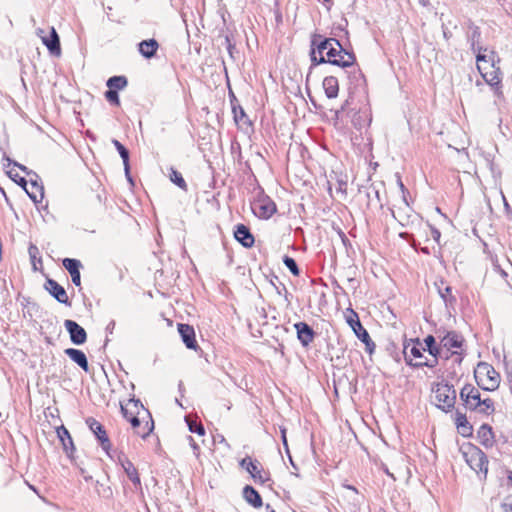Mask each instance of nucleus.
<instances>
[{
	"instance_id": "obj_15",
	"label": "nucleus",
	"mask_w": 512,
	"mask_h": 512,
	"mask_svg": "<svg viewBox=\"0 0 512 512\" xmlns=\"http://www.w3.org/2000/svg\"><path fill=\"white\" fill-rule=\"evenodd\" d=\"M467 39L470 43L471 50L474 53H477V52L480 53L481 51H484V52L488 51L487 48H483V46L481 45L480 28L478 26L474 25L473 23H470L468 26Z\"/></svg>"
},
{
	"instance_id": "obj_26",
	"label": "nucleus",
	"mask_w": 512,
	"mask_h": 512,
	"mask_svg": "<svg viewBox=\"0 0 512 512\" xmlns=\"http://www.w3.org/2000/svg\"><path fill=\"white\" fill-rule=\"evenodd\" d=\"M478 438L483 446L492 447L494 443L492 427L487 424H483L478 430Z\"/></svg>"
},
{
	"instance_id": "obj_64",
	"label": "nucleus",
	"mask_w": 512,
	"mask_h": 512,
	"mask_svg": "<svg viewBox=\"0 0 512 512\" xmlns=\"http://www.w3.org/2000/svg\"><path fill=\"white\" fill-rule=\"evenodd\" d=\"M376 196L379 198V192L375 191Z\"/></svg>"
},
{
	"instance_id": "obj_14",
	"label": "nucleus",
	"mask_w": 512,
	"mask_h": 512,
	"mask_svg": "<svg viewBox=\"0 0 512 512\" xmlns=\"http://www.w3.org/2000/svg\"><path fill=\"white\" fill-rule=\"evenodd\" d=\"M45 289L52 295L58 302L68 305H71L69 301V297L66 293V290L55 280L47 279L45 283Z\"/></svg>"
},
{
	"instance_id": "obj_59",
	"label": "nucleus",
	"mask_w": 512,
	"mask_h": 512,
	"mask_svg": "<svg viewBox=\"0 0 512 512\" xmlns=\"http://www.w3.org/2000/svg\"><path fill=\"white\" fill-rule=\"evenodd\" d=\"M29 487H30L33 491L37 492L34 486L29 485Z\"/></svg>"
},
{
	"instance_id": "obj_38",
	"label": "nucleus",
	"mask_w": 512,
	"mask_h": 512,
	"mask_svg": "<svg viewBox=\"0 0 512 512\" xmlns=\"http://www.w3.org/2000/svg\"><path fill=\"white\" fill-rule=\"evenodd\" d=\"M170 180L179 188L185 191L187 190V184L184 178L182 177L181 173L173 168L171 169Z\"/></svg>"
},
{
	"instance_id": "obj_40",
	"label": "nucleus",
	"mask_w": 512,
	"mask_h": 512,
	"mask_svg": "<svg viewBox=\"0 0 512 512\" xmlns=\"http://www.w3.org/2000/svg\"><path fill=\"white\" fill-rule=\"evenodd\" d=\"M233 114L236 123L246 124L249 122L248 117L242 107L233 106Z\"/></svg>"
},
{
	"instance_id": "obj_4",
	"label": "nucleus",
	"mask_w": 512,
	"mask_h": 512,
	"mask_svg": "<svg viewBox=\"0 0 512 512\" xmlns=\"http://www.w3.org/2000/svg\"><path fill=\"white\" fill-rule=\"evenodd\" d=\"M437 334L442 349L445 348L448 351L453 350L452 355L457 356L455 358V362L460 364L463 359L462 347L465 341L463 336L457 333L456 331H447L444 335H441L440 332H437Z\"/></svg>"
},
{
	"instance_id": "obj_29",
	"label": "nucleus",
	"mask_w": 512,
	"mask_h": 512,
	"mask_svg": "<svg viewBox=\"0 0 512 512\" xmlns=\"http://www.w3.org/2000/svg\"><path fill=\"white\" fill-rule=\"evenodd\" d=\"M455 424L457 428L460 430L462 435H469L472 432V426L469 424L464 413L456 410L455 413Z\"/></svg>"
},
{
	"instance_id": "obj_1",
	"label": "nucleus",
	"mask_w": 512,
	"mask_h": 512,
	"mask_svg": "<svg viewBox=\"0 0 512 512\" xmlns=\"http://www.w3.org/2000/svg\"><path fill=\"white\" fill-rule=\"evenodd\" d=\"M310 59L312 66L329 63L341 68L351 67L356 61L355 55L346 51L337 39L320 34L311 38Z\"/></svg>"
},
{
	"instance_id": "obj_37",
	"label": "nucleus",
	"mask_w": 512,
	"mask_h": 512,
	"mask_svg": "<svg viewBox=\"0 0 512 512\" xmlns=\"http://www.w3.org/2000/svg\"><path fill=\"white\" fill-rule=\"evenodd\" d=\"M29 257L33 266V269L38 270L37 263L42 264V259L40 257V251L38 247L34 244H30L28 248Z\"/></svg>"
},
{
	"instance_id": "obj_18",
	"label": "nucleus",
	"mask_w": 512,
	"mask_h": 512,
	"mask_svg": "<svg viewBox=\"0 0 512 512\" xmlns=\"http://www.w3.org/2000/svg\"><path fill=\"white\" fill-rule=\"evenodd\" d=\"M294 327L297 332L298 340L303 346H308L311 342H313L315 332L307 323L298 322L294 324Z\"/></svg>"
},
{
	"instance_id": "obj_13",
	"label": "nucleus",
	"mask_w": 512,
	"mask_h": 512,
	"mask_svg": "<svg viewBox=\"0 0 512 512\" xmlns=\"http://www.w3.org/2000/svg\"><path fill=\"white\" fill-rule=\"evenodd\" d=\"M120 408H121V413L125 419L129 418L128 417L129 412H131L137 416L144 414V415H146V418H150V412L147 409H145V407L143 406V404L141 403V401L139 399H136L134 397L130 398L126 404L120 403Z\"/></svg>"
},
{
	"instance_id": "obj_46",
	"label": "nucleus",
	"mask_w": 512,
	"mask_h": 512,
	"mask_svg": "<svg viewBox=\"0 0 512 512\" xmlns=\"http://www.w3.org/2000/svg\"><path fill=\"white\" fill-rule=\"evenodd\" d=\"M361 341L365 344V346H366V351H367L368 353H370V354H371V353H373V351H374V349H375L376 345H375V343L371 340V338L369 337V340H361Z\"/></svg>"
},
{
	"instance_id": "obj_11",
	"label": "nucleus",
	"mask_w": 512,
	"mask_h": 512,
	"mask_svg": "<svg viewBox=\"0 0 512 512\" xmlns=\"http://www.w3.org/2000/svg\"><path fill=\"white\" fill-rule=\"evenodd\" d=\"M64 327L69 333L70 340L75 345L84 344L87 340V333L76 321L67 319L64 321Z\"/></svg>"
},
{
	"instance_id": "obj_33",
	"label": "nucleus",
	"mask_w": 512,
	"mask_h": 512,
	"mask_svg": "<svg viewBox=\"0 0 512 512\" xmlns=\"http://www.w3.org/2000/svg\"><path fill=\"white\" fill-rule=\"evenodd\" d=\"M112 143L115 146V148L117 149V151L119 152V154H120V156H121V158L123 160V164H124V167H125L126 175L129 176V151H128V149L126 147H124L116 139H113ZM128 178L131 181V178L130 177H128Z\"/></svg>"
},
{
	"instance_id": "obj_28",
	"label": "nucleus",
	"mask_w": 512,
	"mask_h": 512,
	"mask_svg": "<svg viewBox=\"0 0 512 512\" xmlns=\"http://www.w3.org/2000/svg\"><path fill=\"white\" fill-rule=\"evenodd\" d=\"M444 281L440 280V282H436L435 285L437 287L438 293L440 297L443 299L446 305H452L456 302V298L452 295V288L448 285L444 286Z\"/></svg>"
},
{
	"instance_id": "obj_42",
	"label": "nucleus",
	"mask_w": 512,
	"mask_h": 512,
	"mask_svg": "<svg viewBox=\"0 0 512 512\" xmlns=\"http://www.w3.org/2000/svg\"><path fill=\"white\" fill-rule=\"evenodd\" d=\"M484 414H491L494 411V402L490 398L481 399V405L477 409Z\"/></svg>"
},
{
	"instance_id": "obj_63",
	"label": "nucleus",
	"mask_w": 512,
	"mask_h": 512,
	"mask_svg": "<svg viewBox=\"0 0 512 512\" xmlns=\"http://www.w3.org/2000/svg\"><path fill=\"white\" fill-rule=\"evenodd\" d=\"M132 415H134V414L131 412L128 413V417H131Z\"/></svg>"
},
{
	"instance_id": "obj_30",
	"label": "nucleus",
	"mask_w": 512,
	"mask_h": 512,
	"mask_svg": "<svg viewBox=\"0 0 512 512\" xmlns=\"http://www.w3.org/2000/svg\"><path fill=\"white\" fill-rule=\"evenodd\" d=\"M121 465H122L126 475L134 483V485L140 486L141 485L140 477H139L138 471L135 468V466L133 465V463L131 461H129L128 459H125L121 462Z\"/></svg>"
},
{
	"instance_id": "obj_58",
	"label": "nucleus",
	"mask_w": 512,
	"mask_h": 512,
	"mask_svg": "<svg viewBox=\"0 0 512 512\" xmlns=\"http://www.w3.org/2000/svg\"><path fill=\"white\" fill-rule=\"evenodd\" d=\"M508 479L509 481L512 483V472H510L509 476H508Z\"/></svg>"
},
{
	"instance_id": "obj_20",
	"label": "nucleus",
	"mask_w": 512,
	"mask_h": 512,
	"mask_svg": "<svg viewBox=\"0 0 512 512\" xmlns=\"http://www.w3.org/2000/svg\"><path fill=\"white\" fill-rule=\"evenodd\" d=\"M62 263L65 269L70 273L73 284L80 286V268L82 267L81 262L77 259L65 258Z\"/></svg>"
},
{
	"instance_id": "obj_45",
	"label": "nucleus",
	"mask_w": 512,
	"mask_h": 512,
	"mask_svg": "<svg viewBox=\"0 0 512 512\" xmlns=\"http://www.w3.org/2000/svg\"><path fill=\"white\" fill-rule=\"evenodd\" d=\"M187 423H188V427H189L190 432L196 433V434L201 435V436L205 434V429H204L202 424H198V423L193 422V421H187Z\"/></svg>"
},
{
	"instance_id": "obj_9",
	"label": "nucleus",
	"mask_w": 512,
	"mask_h": 512,
	"mask_svg": "<svg viewBox=\"0 0 512 512\" xmlns=\"http://www.w3.org/2000/svg\"><path fill=\"white\" fill-rule=\"evenodd\" d=\"M252 210L259 218L268 219L276 212V205L268 196L262 195L253 202Z\"/></svg>"
},
{
	"instance_id": "obj_48",
	"label": "nucleus",
	"mask_w": 512,
	"mask_h": 512,
	"mask_svg": "<svg viewBox=\"0 0 512 512\" xmlns=\"http://www.w3.org/2000/svg\"><path fill=\"white\" fill-rule=\"evenodd\" d=\"M253 462L254 461L250 457H245L240 461V466L246 469V467H250Z\"/></svg>"
},
{
	"instance_id": "obj_24",
	"label": "nucleus",
	"mask_w": 512,
	"mask_h": 512,
	"mask_svg": "<svg viewBox=\"0 0 512 512\" xmlns=\"http://www.w3.org/2000/svg\"><path fill=\"white\" fill-rule=\"evenodd\" d=\"M138 47L140 54L143 57L150 59L156 54L159 44L155 39H149L141 41Z\"/></svg>"
},
{
	"instance_id": "obj_56",
	"label": "nucleus",
	"mask_w": 512,
	"mask_h": 512,
	"mask_svg": "<svg viewBox=\"0 0 512 512\" xmlns=\"http://www.w3.org/2000/svg\"><path fill=\"white\" fill-rule=\"evenodd\" d=\"M36 35L42 40V37L46 36V32L42 28H37L36 29Z\"/></svg>"
},
{
	"instance_id": "obj_51",
	"label": "nucleus",
	"mask_w": 512,
	"mask_h": 512,
	"mask_svg": "<svg viewBox=\"0 0 512 512\" xmlns=\"http://www.w3.org/2000/svg\"><path fill=\"white\" fill-rule=\"evenodd\" d=\"M504 508L506 512H512V495L506 499Z\"/></svg>"
},
{
	"instance_id": "obj_8",
	"label": "nucleus",
	"mask_w": 512,
	"mask_h": 512,
	"mask_svg": "<svg viewBox=\"0 0 512 512\" xmlns=\"http://www.w3.org/2000/svg\"><path fill=\"white\" fill-rule=\"evenodd\" d=\"M421 350H425V348L422 347L420 340L418 338L410 339L408 342H405L403 354L406 364L414 367V359L416 361H423L425 356L422 354Z\"/></svg>"
},
{
	"instance_id": "obj_41",
	"label": "nucleus",
	"mask_w": 512,
	"mask_h": 512,
	"mask_svg": "<svg viewBox=\"0 0 512 512\" xmlns=\"http://www.w3.org/2000/svg\"><path fill=\"white\" fill-rule=\"evenodd\" d=\"M440 356H432L431 359H428L427 357L424 358L423 361H415L414 367L420 368V367H428V368H434L438 364V359Z\"/></svg>"
},
{
	"instance_id": "obj_5",
	"label": "nucleus",
	"mask_w": 512,
	"mask_h": 512,
	"mask_svg": "<svg viewBox=\"0 0 512 512\" xmlns=\"http://www.w3.org/2000/svg\"><path fill=\"white\" fill-rule=\"evenodd\" d=\"M464 457L472 470L477 474H483L484 478L486 477L488 472V458L481 449L476 446H470L468 450L464 452Z\"/></svg>"
},
{
	"instance_id": "obj_10",
	"label": "nucleus",
	"mask_w": 512,
	"mask_h": 512,
	"mask_svg": "<svg viewBox=\"0 0 512 512\" xmlns=\"http://www.w3.org/2000/svg\"><path fill=\"white\" fill-rule=\"evenodd\" d=\"M460 399L465 407L470 410H477L481 405L479 390L471 384H466L460 391Z\"/></svg>"
},
{
	"instance_id": "obj_32",
	"label": "nucleus",
	"mask_w": 512,
	"mask_h": 512,
	"mask_svg": "<svg viewBox=\"0 0 512 512\" xmlns=\"http://www.w3.org/2000/svg\"><path fill=\"white\" fill-rule=\"evenodd\" d=\"M30 188L31 190H29L27 187L25 189V191L27 192V194L29 195V197L34 201V202H40L43 197H44V188L42 185H39L37 183L36 180H30Z\"/></svg>"
},
{
	"instance_id": "obj_25",
	"label": "nucleus",
	"mask_w": 512,
	"mask_h": 512,
	"mask_svg": "<svg viewBox=\"0 0 512 512\" xmlns=\"http://www.w3.org/2000/svg\"><path fill=\"white\" fill-rule=\"evenodd\" d=\"M323 88L328 98H336L339 92L338 79L334 76H327L323 80Z\"/></svg>"
},
{
	"instance_id": "obj_31",
	"label": "nucleus",
	"mask_w": 512,
	"mask_h": 512,
	"mask_svg": "<svg viewBox=\"0 0 512 512\" xmlns=\"http://www.w3.org/2000/svg\"><path fill=\"white\" fill-rule=\"evenodd\" d=\"M246 471L252 476L254 481L264 483L268 480L263 472V468L258 461H254L250 467H246Z\"/></svg>"
},
{
	"instance_id": "obj_7",
	"label": "nucleus",
	"mask_w": 512,
	"mask_h": 512,
	"mask_svg": "<svg viewBox=\"0 0 512 512\" xmlns=\"http://www.w3.org/2000/svg\"><path fill=\"white\" fill-rule=\"evenodd\" d=\"M126 420L130 422L135 433L143 439L149 436L154 429V421L151 415L150 418H146L144 414L143 416L132 415Z\"/></svg>"
},
{
	"instance_id": "obj_17",
	"label": "nucleus",
	"mask_w": 512,
	"mask_h": 512,
	"mask_svg": "<svg viewBox=\"0 0 512 512\" xmlns=\"http://www.w3.org/2000/svg\"><path fill=\"white\" fill-rule=\"evenodd\" d=\"M476 62L477 69L482 76L485 74V71H488L495 66V53L493 51H490L489 54L484 51H481L480 53L477 52Z\"/></svg>"
},
{
	"instance_id": "obj_3",
	"label": "nucleus",
	"mask_w": 512,
	"mask_h": 512,
	"mask_svg": "<svg viewBox=\"0 0 512 512\" xmlns=\"http://www.w3.org/2000/svg\"><path fill=\"white\" fill-rule=\"evenodd\" d=\"M477 384L486 391H494L499 387L500 375L487 363H479L475 371Z\"/></svg>"
},
{
	"instance_id": "obj_47",
	"label": "nucleus",
	"mask_w": 512,
	"mask_h": 512,
	"mask_svg": "<svg viewBox=\"0 0 512 512\" xmlns=\"http://www.w3.org/2000/svg\"><path fill=\"white\" fill-rule=\"evenodd\" d=\"M187 439H188V442H189L190 446L192 447V449L194 451V454L196 456H198L199 455V451H200L199 445L195 442V440L193 439L192 436H188Z\"/></svg>"
},
{
	"instance_id": "obj_36",
	"label": "nucleus",
	"mask_w": 512,
	"mask_h": 512,
	"mask_svg": "<svg viewBox=\"0 0 512 512\" xmlns=\"http://www.w3.org/2000/svg\"><path fill=\"white\" fill-rule=\"evenodd\" d=\"M128 84L127 78L125 76H113L108 79L107 86L111 90H122Z\"/></svg>"
},
{
	"instance_id": "obj_50",
	"label": "nucleus",
	"mask_w": 512,
	"mask_h": 512,
	"mask_svg": "<svg viewBox=\"0 0 512 512\" xmlns=\"http://www.w3.org/2000/svg\"><path fill=\"white\" fill-rule=\"evenodd\" d=\"M431 236L432 238L437 242L439 243L440 241V237H441V233L438 229L436 228H431Z\"/></svg>"
},
{
	"instance_id": "obj_19",
	"label": "nucleus",
	"mask_w": 512,
	"mask_h": 512,
	"mask_svg": "<svg viewBox=\"0 0 512 512\" xmlns=\"http://www.w3.org/2000/svg\"><path fill=\"white\" fill-rule=\"evenodd\" d=\"M42 43L47 47L53 55H60V39L54 27L49 28V35L42 37Z\"/></svg>"
},
{
	"instance_id": "obj_23",
	"label": "nucleus",
	"mask_w": 512,
	"mask_h": 512,
	"mask_svg": "<svg viewBox=\"0 0 512 512\" xmlns=\"http://www.w3.org/2000/svg\"><path fill=\"white\" fill-rule=\"evenodd\" d=\"M64 352L73 362H75L85 372L89 370L88 360L83 351L75 348H67Z\"/></svg>"
},
{
	"instance_id": "obj_34",
	"label": "nucleus",
	"mask_w": 512,
	"mask_h": 512,
	"mask_svg": "<svg viewBox=\"0 0 512 512\" xmlns=\"http://www.w3.org/2000/svg\"><path fill=\"white\" fill-rule=\"evenodd\" d=\"M349 325L353 329L354 333L360 340H369V333L367 330L362 326L359 319H349L348 320Z\"/></svg>"
},
{
	"instance_id": "obj_21",
	"label": "nucleus",
	"mask_w": 512,
	"mask_h": 512,
	"mask_svg": "<svg viewBox=\"0 0 512 512\" xmlns=\"http://www.w3.org/2000/svg\"><path fill=\"white\" fill-rule=\"evenodd\" d=\"M482 77L485 82L495 90L497 95L501 94V71L499 67L494 66L490 70L485 71V74H483Z\"/></svg>"
},
{
	"instance_id": "obj_52",
	"label": "nucleus",
	"mask_w": 512,
	"mask_h": 512,
	"mask_svg": "<svg viewBox=\"0 0 512 512\" xmlns=\"http://www.w3.org/2000/svg\"><path fill=\"white\" fill-rule=\"evenodd\" d=\"M281 438H282V442H283V445H284L286 451H288V442H287V438H286V429L285 428H281Z\"/></svg>"
},
{
	"instance_id": "obj_12",
	"label": "nucleus",
	"mask_w": 512,
	"mask_h": 512,
	"mask_svg": "<svg viewBox=\"0 0 512 512\" xmlns=\"http://www.w3.org/2000/svg\"><path fill=\"white\" fill-rule=\"evenodd\" d=\"M86 422L89 425L90 430L95 434V436L99 440L103 450H105L108 453L111 444L103 425L94 418H88Z\"/></svg>"
},
{
	"instance_id": "obj_27",
	"label": "nucleus",
	"mask_w": 512,
	"mask_h": 512,
	"mask_svg": "<svg viewBox=\"0 0 512 512\" xmlns=\"http://www.w3.org/2000/svg\"><path fill=\"white\" fill-rule=\"evenodd\" d=\"M243 497L249 504H251L255 508H259L262 506V498L260 494L252 486L247 485L244 487Z\"/></svg>"
},
{
	"instance_id": "obj_60",
	"label": "nucleus",
	"mask_w": 512,
	"mask_h": 512,
	"mask_svg": "<svg viewBox=\"0 0 512 512\" xmlns=\"http://www.w3.org/2000/svg\"><path fill=\"white\" fill-rule=\"evenodd\" d=\"M450 358V355L449 354H446L445 355V359H449Z\"/></svg>"
},
{
	"instance_id": "obj_57",
	"label": "nucleus",
	"mask_w": 512,
	"mask_h": 512,
	"mask_svg": "<svg viewBox=\"0 0 512 512\" xmlns=\"http://www.w3.org/2000/svg\"><path fill=\"white\" fill-rule=\"evenodd\" d=\"M15 166H18L21 170L26 171L27 168L21 164L15 163Z\"/></svg>"
},
{
	"instance_id": "obj_53",
	"label": "nucleus",
	"mask_w": 512,
	"mask_h": 512,
	"mask_svg": "<svg viewBox=\"0 0 512 512\" xmlns=\"http://www.w3.org/2000/svg\"><path fill=\"white\" fill-rule=\"evenodd\" d=\"M116 323L114 320H111L106 326V332L112 334L115 329Z\"/></svg>"
},
{
	"instance_id": "obj_61",
	"label": "nucleus",
	"mask_w": 512,
	"mask_h": 512,
	"mask_svg": "<svg viewBox=\"0 0 512 512\" xmlns=\"http://www.w3.org/2000/svg\"><path fill=\"white\" fill-rule=\"evenodd\" d=\"M424 253H428V250L426 248L423 249Z\"/></svg>"
},
{
	"instance_id": "obj_39",
	"label": "nucleus",
	"mask_w": 512,
	"mask_h": 512,
	"mask_svg": "<svg viewBox=\"0 0 512 512\" xmlns=\"http://www.w3.org/2000/svg\"><path fill=\"white\" fill-rule=\"evenodd\" d=\"M57 433H58V437L60 438V440H61V442H62V444H63L64 450H65L67 453H68V446H67V444H66V440H68V441H69L70 447H71L72 449H74L72 438H71V436H70V434H69V432H68V430H67V429H65V428L62 426L60 429H58Z\"/></svg>"
},
{
	"instance_id": "obj_43",
	"label": "nucleus",
	"mask_w": 512,
	"mask_h": 512,
	"mask_svg": "<svg viewBox=\"0 0 512 512\" xmlns=\"http://www.w3.org/2000/svg\"><path fill=\"white\" fill-rule=\"evenodd\" d=\"M283 263L285 264V266L289 269V271L294 276H298L300 274V270L298 268V265H297L296 261L293 258H291L289 256H284Z\"/></svg>"
},
{
	"instance_id": "obj_22",
	"label": "nucleus",
	"mask_w": 512,
	"mask_h": 512,
	"mask_svg": "<svg viewBox=\"0 0 512 512\" xmlns=\"http://www.w3.org/2000/svg\"><path fill=\"white\" fill-rule=\"evenodd\" d=\"M235 239L240 242L244 247L250 248L254 244V237L251 234L248 227L243 224H239L236 226L234 231Z\"/></svg>"
},
{
	"instance_id": "obj_2",
	"label": "nucleus",
	"mask_w": 512,
	"mask_h": 512,
	"mask_svg": "<svg viewBox=\"0 0 512 512\" xmlns=\"http://www.w3.org/2000/svg\"><path fill=\"white\" fill-rule=\"evenodd\" d=\"M432 392L436 401V406L444 412H449L454 408L456 402V390L453 385L448 383H437Z\"/></svg>"
},
{
	"instance_id": "obj_54",
	"label": "nucleus",
	"mask_w": 512,
	"mask_h": 512,
	"mask_svg": "<svg viewBox=\"0 0 512 512\" xmlns=\"http://www.w3.org/2000/svg\"><path fill=\"white\" fill-rule=\"evenodd\" d=\"M13 180L15 182H17L21 187H23L24 189H26V186L28 184L27 180L23 177H19V179H16L13 177Z\"/></svg>"
},
{
	"instance_id": "obj_62",
	"label": "nucleus",
	"mask_w": 512,
	"mask_h": 512,
	"mask_svg": "<svg viewBox=\"0 0 512 512\" xmlns=\"http://www.w3.org/2000/svg\"><path fill=\"white\" fill-rule=\"evenodd\" d=\"M444 37L447 38L448 34L444 31Z\"/></svg>"
},
{
	"instance_id": "obj_35",
	"label": "nucleus",
	"mask_w": 512,
	"mask_h": 512,
	"mask_svg": "<svg viewBox=\"0 0 512 512\" xmlns=\"http://www.w3.org/2000/svg\"><path fill=\"white\" fill-rule=\"evenodd\" d=\"M425 346L427 348V351L431 356H441L442 347L439 345H436V339L432 335H428L424 339Z\"/></svg>"
},
{
	"instance_id": "obj_6",
	"label": "nucleus",
	"mask_w": 512,
	"mask_h": 512,
	"mask_svg": "<svg viewBox=\"0 0 512 512\" xmlns=\"http://www.w3.org/2000/svg\"><path fill=\"white\" fill-rule=\"evenodd\" d=\"M399 187L403 194H405V186L402 183V181L398 180ZM403 204L404 207H399L397 210H391L393 217L398 221V223L403 226L407 227L413 224L415 221H418V215L413 213L412 209L410 208L405 195H403Z\"/></svg>"
},
{
	"instance_id": "obj_16",
	"label": "nucleus",
	"mask_w": 512,
	"mask_h": 512,
	"mask_svg": "<svg viewBox=\"0 0 512 512\" xmlns=\"http://www.w3.org/2000/svg\"><path fill=\"white\" fill-rule=\"evenodd\" d=\"M178 332L188 349L196 350L198 348L197 341L195 339V331L191 325L182 323L178 324Z\"/></svg>"
},
{
	"instance_id": "obj_55",
	"label": "nucleus",
	"mask_w": 512,
	"mask_h": 512,
	"mask_svg": "<svg viewBox=\"0 0 512 512\" xmlns=\"http://www.w3.org/2000/svg\"><path fill=\"white\" fill-rule=\"evenodd\" d=\"M494 269H495L497 272H499V273L501 274V276H502V277H507V273H506V271H505L503 268H501V266H500V265H498V264H494Z\"/></svg>"
},
{
	"instance_id": "obj_44",
	"label": "nucleus",
	"mask_w": 512,
	"mask_h": 512,
	"mask_svg": "<svg viewBox=\"0 0 512 512\" xmlns=\"http://www.w3.org/2000/svg\"><path fill=\"white\" fill-rule=\"evenodd\" d=\"M105 98L111 104H115V105H119L120 104L118 92L116 90L108 89L105 92Z\"/></svg>"
},
{
	"instance_id": "obj_49",
	"label": "nucleus",
	"mask_w": 512,
	"mask_h": 512,
	"mask_svg": "<svg viewBox=\"0 0 512 512\" xmlns=\"http://www.w3.org/2000/svg\"><path fill=\"white\" fill-rule=\"evenodd\" d=\"M225 42H226L227 50H228L230 56L233 57V51L235 49V46L231 43V40L228 36H226Z\"/></svg>"
}]
</instances>
